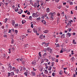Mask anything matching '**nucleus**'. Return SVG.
<instances>
[{"label": "nucleus", "instance_id": "nucleus-1", "mask_svg": "<svg viewBox=\"0 0 77 77\" xmlns=\"http://www.w3.org/2000/svg\"><path fill=\"white\" fill-rule=\"evenodd\" d=\"M31 76H35L36 75V73L33 71H32L31 72Z\"/></svg>", "mask_w": 77, "mask_h": 77}, {"label": "nucleus", "instance_id": "nucleus-2", "mask_svg": "<svg viewBox=\"0 0 77 77\" xmlns=\"http://www.w3.org/2000/svg\"><path fill=\"white\" fill-rule=\"evenodd\" d=\"M32 16L34 18H35L36 17H38V14H37V13H33L32 14Z\"/></svg>", "mask_w": 77, "mask_h": 77}, {"label": "nucleus", "instance_id": "nucleus-3", "mask_svg": "<svg viewBox=\"0 0 77 77\" xmlns=\"http://www.w3.org/2000/svg\"><path fill=\"white\" fill-rule=\"evenodd\" d=\"M47 50L49 52H50V53H52V49H51V48H48L47 49Z\"/></svg>", "mask_w": 77, "mask_h": 77}, {"label": "nucleus", "instance_id": "nucleus-4", "mask_svg": "<svg viewBox=\"0 0 77 77\" xmlns=\"http://www.w3.org/2000/svg\"><path fill=\"white\" fill-rule=\"evenodd\" d=\"M41 22L42 24H43L45 25L46 24V22H45V21L44 20H42Z\"/></svg>", "mask_w": 77, "mask_h": 77}, {"label": "nucleus", "instance_id": "nucleus-5", "mask_svg": "<svg viewBox=\"0 0 77 77\" xmlns=\"http://www.w3.org/2000/svg\"><path fill=\"white\" fill-rule=\"evenodd\" d=\"M12 68V66H9L8 67V71H11V70Z\"/></svg>", "mask_w": 77, "mask_h": 77}, {"label": "nucleus", "instance_id": "nucleus-6", "mask_svg": "<svg viewBox=\"0 0 77 77\" xmlns=\"http://www.w3.org/2000/svg\"><path fill=\"white\" fill-rule=\"evenodd\" d=\"M44 44L45 45H46V47H47V46H48V44H47L45 42H42V45H44Z\"/></svg>", "mask_w": 77, "mask_h": 77}, {"label": "nucleus", "instance_id": "nucleus-7", "mask_svg": "<svg viewBox=\"0 0 77 77\" xmlns=\"http://www.w3.org/2000/svg\"><path fill=\"white\" fill-rule=\"evenodd\" d=\"M12 26H14V24H15V20H12Z\"/></svg>", "mask_w": 77, "mask_h": 77}, {"label": "nucleus", "instance_id": "nucleus-8", "mask_svg": "<svg viewBox=\"0 0 77 77\" xmlns=\"http://www.w3.org/2000/svg\"><path fill=\"white\" fill-rule=\"evenodd\" d=\"M15 12H18V8L17 7H16L15 9Z\"/></svg>", "mask_w": 77, "mask_h": 77}, {"label": "nucleus", "instance_id": "nucleus-9", "mask_svg": "<svg viewBox=\"0 0 77 77\" xmlns=\"http://www.w3.org/2000/svg\"><path fill=\"white\" fill-rule=\"evenodd\" d=\"M32 65H36V62L34 61H33L32 62Z\"/></svg>", "mask_w": 77, "mask_h": 77}, {"label": "nucleus", "instance_id": "nucleus-10", "mask_svg": "<svg viewBox=\"0 0 77 77\" xmlns=\"http://www.w3.org/2000/svg\"><path fill=\"white\" fill-rule=\"evenodd\" d=\"M66 35L67 36H68L69 37H71V33H69L68 32L66 34Z\"/></svg>", "mask_w": 77, "mask_h": 77}, {"label": "nucleus", "instance_id": "nucleus-11", "mask_svg": "<svg viewBox=\"0 0 77 77\" xmlns=\"http://www.w3.org/2000/svg\"><path fill=\"white\" fill-rule=\"evenodd\" d=\"M44 72L45 74H46L48 73V71L47 70H45Z\"/></svg>", "mask_w": 77, "mask_h": 77}, {"label": "nucleus", "instance_id": "nucleus-12", "mask_svg": "<svg viewBox=\"0 0 77 77\" xmlns=\"http://www.w3.org/2000/svg\"><path fill=\"white\" fill-rule=\"evenodd\" d=\"M11 74V76L13 77V76H14V72H12L10 73Z\"/></svg>", "mask_w": 77, "mask_h": 77}, {"label": "nucleus", "instance_id": "nucleus-13", "mask_svg": "<svg viewBox=\"0 0 77 77\" xmlns=\"http://www.w3.org/2000/svg\"><path fill=\"white\" fill-rule=\"evenodd\" d=\"M50 10L49 8H48L46 9V11L47 12H50Z\"/></svg>", "mask_w": 77, "mask_h": 77}, {"label": "nucleus", "instance_id": "nucleus-14", "mask_svg": "<svg viewBox=\"0 0 77 77\" xmlns=\"http://www.w3.org/2000/svg\"><path fill=\"white\" fill-rule=\"evenodd\" d=\"M28 33H31V29H28L27 30Z\"/></svg>", "mask_w": 77, "mask_h": 77}, {"label": "nucleus", "instance_id": "nucleus-15", "mask_svg": "<svg viewBox=\"0 0 77 77\" xmlns=\"http://www.w3.org/2000/svg\"><path fill=\"white\" fill-rule=\"evenodd\" d=\"M54 12L51 13H50V15L51 16V17H53V15L55 13Z\"/></svg>", "mask_w": 77, "mask_h": 77}, {"label": "nucleus", "instance_id": "nucleus-16", "mask_svg": "<svg viewBox=\"0 0 77 77\" xmlns=\"http://www.w3.org/2000/svg\"><path fill=\"white\" fill-rule=\"evenodd\" d=\"M49 32L48 30H45L43 31V32L45 33H47V32Z\"/></svg>", "mask_w": 77, "mask_h": 77}, {"label": "nucleus", "instance_id": "nucleus-17", "mask_svg": "<svg viewBox=\"0 0 77 77\" xmlns=\"http://www.w3.org/2000/svg\"><path fill=\"white\" fill-rule=\"evenodd\" d=\"M48 71H50V70L51 69V66H49V67H48Z\"/></svg>", "mask_w": 77, "mask_h": 77}, {"label": "nucleus", "instance_id": "nucleus-18", "mask_svg": "<svg viewBox=\"0 0 77 77\" xmlns=\"http://www.w3.org/2000/svg\"><path fill=\"white\" fill-rule=\"evenodd\" d=\"M24 47H26V48H27V47H29V45H28V44H25L24 45Z\"/></svg>", "mask_w": 77, "mask_h": 77}, {"label": "nucleus", "instance_id": "nucleus-19", "mask_svg": "<svg viewBox=\"0 0 77 77\" xmlns=\"http://www.w3.org/2000/svg\"><path fill=\"white\" fill-rule=\"evenodd\" d=\"M61 16L62 17H63V16H64V12H63L62 11L61 13Z\"/></svg>", "mask_w": 77, "mask_h": 77}, {"label": "nucleus", "instance_id": "nucleus-20", "mask_svg": "<svg viewBox=\"0 0 77 77\" xmlns=\"http://www.w3.org/2000/svg\"><path fill=\"white\" fill-rule=\"evenodd\" d=\"M40 38L41 39H43V35H42L40 36Z\"/></svg>", "mask_w": 77, "mask_h": 77}, {"label": "nucleus", "instance_id": "nucleus-21", "mask_svg": "<svg viewBox=\"0 0 77 77\" xmlns=\"http://www.w3.org/2000/svg\"><path fill=\"white\" fill-rule=\"evenodd\" d=\"M50 19L51 20H54V18H53L52 17H50Z\"/></svg>", "mask_w": 77, "mask_h": 77}, {"label": "nucleus", "instance_id": "nucleus-22", "mask_svg": "<svg viewBox=\"0 0 77 77\" xmlns=\"http://www.w3.org/2000/svg\"><path fill=\"white\" fill-rule=\"evenodd\" d=\"M69 23H67L66 25V27H69Z\"/></svg>", "mask_w": 77, "mask_h": 77}, {"label": "nucleus", "instance_id": "nucleus-23", "mask_svg": "<svg viewBox=\"0 0 77 77\" xmlns=\"http://www.w3.org/2000/svg\"><path fill=\"white\" fill-rule=\"evenodd\" d=\"M69 23H67L66 25V27H69Z\"/></svg>", "mask_w": 77, "mask_h": 77}, {"label": "nucleus", "instance_id": "nucleus-24", "mask_svg": "<svg viewBox=\"0 0 77 77\" xmlns=\"http://www.w3.org/2000/svg\"><path fill=\"white\" fill-rule=\"evenodd\" d=\"M22 23L23 24H24L26 23V20H22Z\"/></svg>", "mask_w": 77, "mask_h": 77}, {"label": "nucleus", "instance_id": "nucleus-25", "mask_svg": "<svg viewBox=\"0 0 77 77\" xmlns=\"http://www.w3.org/2000/svg\"><path fill=\"white\" fill-rule=\"evenodd\" d=\"M71 22H73V21H72V20H70V21H69V23L70 24V26H71Z\"/></svg>", "mask_w": 77, "mask_h": 77}, {"label": "nucleus", "instance_id": "nucleus-26", "mask_svg": "<svg viewBox=\"0 0 77 77\" xmlns=\"http://www.w3.org/2000/svg\"><path fill=\"white\" fill-rule=\"evenodd\" d=\"M15 72H16L17 73V74L18 73V72H19V70L18 69H17V70H16L15 71Z\"/></svg>", "mask_w": 77, "mask_h": 77}, {"label": "nucleus", "instance_id": "nucleus-27", "mask_svg": "<svg viewBox=\"0 0 77 77\" xmlns=\"http://www.w3.org/2000/svg\"><path fill=\"white\" fill-rule=\"evenodd\" d=\"M11 48H10L8 50V53H11Z\"/></svg>", "mask_w": 77, "mask_h": 77}, {"label": "nucleus", "instance_id": "nucleus-28", "mask_svg": "<svg viewBox=\"0 0 77 77\" xmlns=\"http://www.w3.org/2000/svg\"><path fill=\"white\" fill-rule=\"evenodd\" d=\"M27 72H25L24 73V75H26V77H27Z\"/></svg>", "mask_w": 77, "mask_h": 77}, {"label": "nucleus", "instance_id": "nucleus-29", "mask_svg": "<svg viewBox=\"0 0 77 77\" xmlns=\"http://www.w3.org/2000/svg\"><path fill=\"white\" fill-rule=\"evenodd\" d=\"M63 50H64V49L62 48V50L60 51V53H63Z\"/></svg>", "mask_w": 77, "mask_h": 77}, {"label": "nucleus", "instance_id": "nucleus-30", "mask_svg": "<svg viewBox=\"0 0 77 77\" xmlns=\"http://www.w3.org/2000/svg\"><path fill=\"white\" fill-rule=\"evenodd\" d=\"M12 29L11 30V29H9V32H8V33H11V30H12ZM13 31V32H14V29H12Z\"/></svg>", "mask_w": 77, "mask_h": 77}, {"label": "nucleus", "instance_id": "nucleus-31", "mask_svg": "<svg viewBox=\"0 0 77 77\" xmlns=\"http://www.w3.org/2000/svg\"><path fill=\"white\" fill-rule=\"evenodd\" d=\"M73 43L74 44H76V42H75V40H73Z\"/></svg>", "mask_w": 77, "mask_h": 77}, {"label": "nucleus", "instance_id": "nucleus-32", "mask_svg": "<svg viewBox=\"0 0 77 77\" xmlns=\"http://www.w3.org/2000/svg\"><path fill=\"white\" fill-rule=\"evenodd\" d=\"M32 16H30L29 17V20H32Z\"/></svg>", "mask_w": 77, "mask_h": 77}, {"label": "nucleus", "instance_id": "nucleus-33", "mask_svg": "<svg viewBox=\"0 0 77 77\" xmlns=\"http://www.w3.org/2000/svg\"><path fill=\"white\" fill-rule=\"evenodd\" d=\"M69 3L70 5H73V3L72 2H70Z\"/></svg>", "mask_w": 77, "mask_h": 77}, {"label": "nucleus", "instance_id": "nucleus-34", "mask_svg": "<svg viewBox=\"0 0 77 77\" xmlns=\"http://www.w3.org/2000/svg\"><path fill=\"white\" fill-rule=\"evenodd\" d=\"M2 6H4V4H3V3L2 2H1L0 3V6H2Z\"/></svg>", "mask_w": 77, "mask_h": 77}, {"label": "nucleus", "instance_id": "nucleus-35", "mask_svg": "<svg viewBox=\"0 0 77 77\" xmlns=\"http://www.w3.org/2000/svg\"><path fill=\"white\" fill-rule=\"evenodd\" d=\"M14 40L12 39L11 40V43L12 44H14Z\"/></svg>", "mask_w": 77, "mask_h": 77}, {"label": "nucleus", "instance_id": "nucleus-36", "mask_svg": "<svg viewBox=\"0 0 77 77\" xmlns=\"http://www.w3.org/2000/svg\"><path fill=\"white\" fill-rule=\"evenodd\" d=\"M59 20H60V18L58 17L57 19V22L59 23Z\"/></svg>", "mask_w": 77, "mask_h": 77}, {"label": "nucleus", "instance_id": "nucleus-37", "mask_svg": "<svg viewBox=\"0 0 77 77\" xmlns=\"http://www.w3.org/2000/svg\"><path fill=\"white\" fill-rule=\"evenodd\" d=\"M61 37L63 38H65V34H63L61 36Z\"/></svg>", "mask_w": 77, "mask_h": 77}, {"label": "nucleus", "instance_id": "nucleus-38", "mask_svg": "<svg viewBox=\"0 0 77 77\" xmlns=\"http://www.w3.org/2000/svg\"><path fill=\"white\" fill-rule=\"evenodd\" d=\"M51 65V66H54V64L53 63H50Z\"/></svg>", "mask_w": 77, "mask_h": 77}, {"label": "nucleus", "instance_id": "nucleus-39", "mask_svg": "<svg viewBox=\"0 0 77 77\" xmlns=\"http://www.w3.org/2000/svg\"><path fill=\"white\" fill-rule=\"evenodd\" d=\"M15 33H16V34H17V33H18V30H15Z\"/></svg>", "mask_w": 77, "mask_h": 77}, {"label": "nucleus", "instance_id": "nucleus-40", "mask_svg": "<svg viewBox=\"0 0 77 77\" xmlns=\"http://www.w3.org/2000/svg\"><path fill=\"white\" fill-rule=\"evenodd\" d=\"M33 31L34 33H37V31H36V30L34 29Z\"/></svg>", "mask_w": 77, "mask_h": 77}, {"label": "nucleus", "instance_id": "nucleus-41", "mask_svg": "<svg viewBox=\"0 0 77 77\" xmlns=\"http://www.w3.org/2000/svg\"><path fill=\"white\" fill-rule=\"evenodd\" d=\"M40 19H41V18L40 17H38L36 19V20L37 21H38L39 20H40Z\"/></svg>", "mask_w": 77, "mask_h": 77}, {"label": "nucleus", "instance_id": "nucleus-42", "mask_svg": "<svg viewBox=\"0 0 77 77\" xmlns=\"http://www.w3.org/2000/svg\"><path fill=\"white\" fill-rule=\"evenodd\" d=\"M59 45H60L59 44H57L56 47H59Z\"/></svg>", "mask_w": 77, "mask_h": 77}, {"label": "nucleus", "instance_id": "nucleus-43", "mask_svg": "<svg viewBox=\"0 0 77 77\" xmlns=\"http://www.w3.org/2000/svg\"><path fill=\"white\" fill-rule=\"evenodd\" d=\"M14 26L15 27H18V24H15Z\"/></svg>", "mask_w": 77, "mask_h": 77}, {"label": "nucleus", "instance_id": "nucleus-44", "mask_svg": "<svg viewBox=\"0 0 77 77\" xmlns=\"http://www.w3.org/2000/svg\"><path fill=\"white\" fill-rule=\"evenodd\" d=\"M13 71H15V70H16V69H15V68L13 67Z\"/></svg>", "mask_w": 77, "mask_h": 77}, {"label": "nucleus", "instance_id": "nucleus-45", "mask_svg": "<svg viewBox=\"0 0 77 77\" xmlns=\"http://www.w3.org/2000/svg\"><path fill=\"white\" fill-rule=\"evenodd\" d=\"M62 8V6L60 5L58 7V9H60V8Z\"/></svg>", "mask_w": 77, "mask_h": 77}, {"label": "nucleus", "instance_id": "nucleus-46", "mask_svg": "<svg viewBox=\"0 0 77 77\" xmlns=\"http://www.w3.org/2000/svg\"><path fill=\"white\" fill-rule=\"evenodd\" d=\"M38 55H39V56L41 57V52H40L38 53Z\"/></svg>", "mask_w": 77, "mask_h": 77}, {"label": "nucleus", "instance_id": "nucleus-47", "mask_svg": "<svg viewBox=\"0 0 77 77\" xmlns=\"http://www.w3.org/2000/svg\"><path fill=\"white\" fill-rule=\"evenodd\" d=\"M37 4H35L34 6V7H35V8H36V6H37Z\"/></svg>", "mask_w": 77, "mask_h": 77}, {"label": "nucleus", "instance_id": "nucleus-48", "mask_svg": "<svg viewBox=\"0 0 77 77\" xmlns=\"http://www.w3.org/2000/svg\"><path fill=\"white\" fill-rule=\"evenodd\" d=\"M11 75V73L9 72H8V76L9 77V76H10Z\"/></svg>", "mask_w": 77, "mask_h": 77}, {"label": "nucleus", "instance_id": "nucleus-49", "mask_svg": "<svg viewBox=\"0 0 77 77\" xmlns=\"http://www.w3.org/2000/svg\"><path fill=\"white\" fill-rule=\"evenodd\" d=\"M52 75L53 76H54V75H55V73L53 72L52 74Z\"/></svg>", "mask_w": 77, "mask_h": 77}, {"label": "nucleus", "instance_id": "nucleus-50", "mask_svg": "<svg viewBox=\"0 0 77 77\" xmlns=\"http://www.w3.org/2000/svg\"><path fill=\"white\" fill-rule=\"evenodd\" d=\"M27 14L28 15H29L30 14V12L28 11V12L27 13Z\"/></svg>", "mask_w": 77, "mask_h": 77}, {"label": "nucleus", "instance_id": "nucleus-51", "mask_svg": "<svg viewBox=\"0 0 77 77\" xmlns=\"http://www.w3.org/2000/svg\"><path fill=\"white\" fill-rule=\"evenodd\" d=\"M45 66H46V69H47V68H48V66H47V64H45Z\"/></svg>", "mask_w": 77, "mask_h": 77}, {"label": "nucleus", "instance_id": "nucleus-52", "mask_svg": "<svg viewBox=\"0 0 77 77\" xmlns=\"http://www.w3.org/2000/svg\"><path fill=\"white\" fill-rule=\"evenodd\" d=\"M71 28H69V32H71Z\"/></svg>", "mask_w": 77, "mask_h": 77}, {"label": "nucleus", "instance_id": "nucleus-53", "mask_svg": "<svg viewBox=\"0 0 77 77\" xmlns=\"http://www.w3.org/2000/svg\"><path fill=\"white\" fill-rule=\"evenodd\" d=\"M8 19L7 18H6L5 19V21L6 22L7 21H8Z\"/></svg>", "mask_w": 77, "mask_h": 77}, {"label": "nucleus", "instance_id": "nucleus-54", "mask_svg": "<svg viewBox=\"0 0 77 77\" xmlns=\"http://www.w3.org/2000/svg\"><path fill=\"white\" fill-rule=\"evenodd\" d=\"M33 24H31V27H32V28H33Z\"/></svg>", "mask_w": 77, "mask_h": 77}, {"label": "nucleus", "instance_id": "nucleus-55", "mask_svg": "<svg viewBox=\"0 0 77 77\" xmlns=\"http://www.w3.org/2000/svg\"><path fill=\"white\" fill-rule=\"evenodd\" d=\"M5 6H7L8 5V3H5Z\"/></svg>", "mask_w": 77, "mask_h": 77}, {"label": "nucleus", "instance_id": "nucleus-56", "mask_svg": "<svg viewBox=\"0 0 77 77\" xmlns=\"http://www.w3.org/2000/svg\"><path fill=\"white\" fill-rule=\"evenodd\" d=\"M55 42H56V43H57V42H58V40H57V39H56V41H55Z\"/></svg>", "mask_w": 77, "mask_h": 77}, {"label": "nucleus", "instance_id": "nucleus-57", "mask_svg": "<svg viewBox=\"0 0 77 77\" xmlns=\"http://www.w3.org/2000/svg\"><path fill=\"white\" fill-rule=\"evenodd\" d=\"M4 37H5V38H7V35H4L3 36Z\"/></svg>", "mask_w": 77, "mask_h": 77}, {"label": "nucleus", "instance_id": "nucleus-58", "mask_svg": "<svg viewBox=\"0 0 77 77\" xmlns=\"http://www.w3.org/2000/svg\"><path fill=\"white\" fill-rule=\"evenodd\" d=\"M52 61H54V58H52Z\"/></svg>", "mask_w": 77, "mask_h": 77}, {"label": "nucleus", "instance_id": "nucleus-59", "mask_svg": "<svg viewBox=\"0 0 77 77\" xmlns=\"http://www.w3.org/2000/svg\"><path fill=\"white\" fill-rule=\"evenodd\" d=\"M56 2H57V3L59 2V0H55Z\"/></svg>", "mask_w": 77, "mask_h": 77}, {"label": "nucleus", "instance_id": "nucleus-60", "mask_svg": "<svg viewBox=\"0 0 77 77\" xmlns=\"http://www.w3.org/2000/svg\"><path fill=\"white\" fill-rule=\"evenodd\" d=\"M44 54H45V56H47V54L46 53H45Z\"/></svg>", "mask_w": 77, "mask_h": 77}, {"label": "nucleus", "instance_id": "nucleus-61", "mask_svg": "<svg viewBox=\"0 0 77 77\" xmlns=\"http://www.w3.org/2000/svg\"><path fill=\"white\" fill-rule=\"evenodd\" d=\"M27 12H28V11L27 10H26V11H24V12H25V13H27Z\"/></svg>", "mask_w": 77, "mask_h": 77}, {"label": "nucleus", "instance_id": "nucleus-62", "mask_svg": "<svg viewBox=\"0 0 77 77\" xmlns=\"http://www.w3.org/2000/svg\"><path fill=\"white\" fill-rule=\"evenodd\" d=\"M12 51H14V48L13 47V48H12Z\"/></svg>", "mask_w": 77, "mask_h": 77}, {"label": "nucleus", "instance_id": "nucleus-63", "mask_svg": "<svg viewBox=\"0 0 77 77\" xmlns=\"http://www.w3.org/2000/svg\"><path fill=\"white\" fill-rule=\"evenodd\" d=\"M55 62H58V59H57L56 60Z\"/></svg>", "mask_w": 77, "mask_h": 77}, {"label": "nucleus", "instance_id": "nucleus-64", "mask_svg": "<svg viewBox=\"0 0 77 77\" xmlns=\"http://www.w3.org/2000/svg\"><path fill=\"white\" fill-rule=\"evenodd\" d=\"M73 77H75L76 76H75V74H74L73 75Z\"/></svg>", "mask_w": 77, "mask_h": 77}]
</instances>
